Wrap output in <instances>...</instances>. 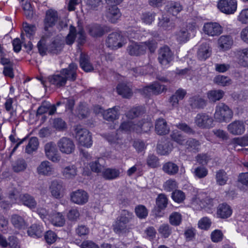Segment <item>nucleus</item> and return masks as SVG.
<instances>
[{
  "mask_svg": "<svg viewBox=\"0 0 248 248\" xmlns=\"http://www.w3.org/2000/svg\"><path fill=\"white\" fill-rule=\"evenodd\" d=\"M77 68V65L72 63L67 68L61 69L59 73L49 76L48 80L57 88L64 87L68 80L74 81L76 79Z\"/></svg>",
  "mask_w": 248,
  "mask_h": 248,
  "instance_id": "f257e3e1",
  "label": "nucleus"
},
{
  "mask_svg": "<svg viewBox=\"0 0 248 248\" xmlns=\"http://www.w3.org/2000/svg\"><path fill=\"white\" fill-rule=\"evenodd\" d=\"M156 47L157 43L153 39L140 43L131 41L128 44L127 51L131 56H138L144 54L147 49L153 53Z\"/></svg>",
  "mask_w": 248,
  "mask_h": 248,
  "instance_id": "f03ea898",
  "label": "nucleus"
},
{
  "mask_svg": "<svg viewBox=\"0 0 248 248\" xmlns=\"http://www.w3.org/2000/svg\"><path fill=\"white\" fill-rule=\"evenodd\" d=\"M215 200L210 198L207 193L200 192L191 200V204L197 209H211L215 203Z\"/></svg>",
  "mask_w": 248,
  "mask_h": 248,
  "instance_id": "7ed1b4c3",
  "label": "nucleus"
},
{
  "mask_svg": "<svg viewBox=\"0 0 248 248\" xmlns=\"http://www.w3.org/2000/svg\"><path fill=\"white\" fill-rule=\"evenodd\" d=\"M232 110L223 103H218L216 107L214 118L219 123L229 122L233 117Z\"/></svg>",
  "mask_w": 248,
  "mask_h": 248,
  "instance_id": "20e7f679",
  "label": "nucleus"
},
{
  "mask_svg": "<svg viewBox=\"0 0 248 248\" xmlns=\"http://www.w3.org/2000/svg\"><path fill=\"white\" fill-rule=\"evenodd\" d=\"M75 131V138L79 145L86 148H90L92 146V135L88 129L77 126Z\"/></svg>",
  "mask_w": 248,
  "mask_h": 248,
  "instance_id": "39448f33",
  "label": "nucleus"
},
{
  "mask_svg": "<svg viewBox=\"0 0 248 248\" xmlns=\"http://www.w3.org/2000/svg\"><path fill=\"white\" fill-rule=\"evenodd\" d=\"M78 37V41L80 44H83L86 39L85 33L81 27H79L78 31L77 32L76 28L73 26H70L69 32L66 38V43L67 45H72L74 43L76 36Z\"/></svg>",
  "mask_w": 248,
  "mask_h": 248,
  "instance_id": "423d86ee",
  "label": "nucleus"
},
{
  "mask_svg": "<svg viewBox=\"0 0 248 248\" xmlns=\"http://www.w3.org/2000/svg\"><path fill=\"white\" fill-rule=\"evenodd\" d=\"M126 43V39L120 33L113 32L110 34L106 41L108 47L112 49H117Z\"/></svg>",
  "mask_w": 248,
  "mask_h": 248,
  "instance_id": "0eeeda50",
  "label": "nucleus"
},
{
  "mask_svg": "<svg viewBox=\"0 0 248 248\" xmlns=\"http://www.w3.org/2000/svg\"><path fill=\"white\" fill-rule=\"evenodd\" d=\"M195 124L200 128L209 129L214 126L212 117L206 113H199L194 119Z\"/></svg>",
  "mask_w": 248,
  "mask_h": 248,
  "instance_id": "6e6552de",
  "label": "nucleus"
},
{
  "mask_svg": "<svg viewBox=\"0 0 248 248\" xmlns=\"http://www.w3.org/2000/svg\"><path fill=\"white\" fill-rule=\"evenodd\" d=\"M217 7L223 13L233 14L237 10V2L236 0H218Z\"/></svg>",
  "mask_w": 248,
  "mask_h": 248,
  "instance_id": "1a4fd4ad",
  "label": "nucleus"
},
{
  "mask_svg": "<svg viewBox=\"0 0 248 248\" xmlns=\"http://www.w3.org/2000/svg\"><path fill=\"white\" fill-rule=\"evenodd\" d=\"M59 151L63 154L70 155L75 150V145L73 140L67 137H62L57 142Z\"/></svg>",
  "mask_w": 248,
  "mask_h": 248,
  "instance_id": "9d476101",
  "label": "nucleus"
},
{
  "mask_svg": "<svg viewBox=\"0 0 248 248\" xmlns=\"http://www.w3.org/2000/svg\"><path fill=\"white\" fill-rule=\"evenodd\" d=\"M173 60V53L170 47L165 46L158 50V60L162 66L167 67Z\"/></svg>",
  "mask_w": 248,
  "mask_h": 248,
  "instance_id": "9b49d317",
  "label": "nucleus"
},
{
  "mask_svg": "<svg viewBox=\"0 0 248 248\" xmlns=\"http://www.w3.org/2000/svg\"><path fill=\"white\" fill-rule=\"evenodd\" d=\"M44 151L46 157L52 162L57 163L60 161L61 156L54 142L50 141L46 143Z\"/></svg>",
  "mask_w": 248,
  "mask_h": 248,
  "instance_id": "f8f14e48",
  "label": "nucleus"
},
{
  "mask_svg": "<svg viewBox=\"0 0 248 248\" xmlns=\"http://www.w3.org/2000/svg\"><path fill=\"white\" fill-rule=\"evenodd\" d=\"M165 90H166V88L164 85H161L159 83L155 82L143 88L140 92L145 96H148L152 94H160Z\"/></svg>",
  "mask_w": 248,
  "mask_h": 248,
  "instance_id": "ddd939ff",
  "label": "nucleus"
},
{
  "mask_svg": "<svg viewBox=\"0 0 248 248\" xmlns=\"http://www.w3.org/2000/svg\"><path fill=\"white\" fill-rule=\"evenodd\" d=\"M227 130L232 135L240 136L243 135L246 131L245 122L242 120H235L227 125Z\"/></svg>",
  "mask_w": 248,
  "mask_h": 248,
  "instance_id": "4468645a",
  "label": "nucleus"
},
{
  "mask_svg": "<svg viewBox=\"0 0 248 248\" xmlns=\"http://www.w3.org/2000/svg\"><path fill=\"white\" fill-rule=\"evenodd\" d=\"M70 198L73 202L78 205H83L88 202L89 195L85 191L78 189L71 193Z\"/></svg>",
  "mask_w": 248,
  "mask_h": 248,
  "instance_id": "2eb2a0df",
  "label": "nucleus"
},
{
  "mask_svg": "<svg viewBox=\"0 0 248 248\" xmlns=\"http://www.w3.org/2000/svg\"><path fill=\"white\" fill-rule=\"evenodd\" d=\"M49 191L53 197L58 199L64 196V187L61 182L55 180L51 182L49 186Z\"/></svg>",
  "mask_w": 248,
  "mask_h": 248,
  "instance_id": "dca6fc26",
  "label": "nucleus"
},
{
  "mask_svg": "<svg viewBox=\"0 0 248 248\" xmlns=\"http://www.w3.org/2000/svg\"><path fill=\"white\" fill-rule=\"evenodd\" d=\"M233 44V39L230 35H223L217 40L218 47L221 51H226L230 49Z\"/></svg>",
  "mask_w": 248,
  "mask_h": 248,
  "instance_id": "f3484780",
  "label": "nucleus"
},
{
  "mask_svg": "<svg viewBox=\"0 0 248 248\" xmlns=\"http://www.w3.org/2000/svg\"><path fill=\"white\" fill-rule=\"evenodd\" d=\"M203 30L205 34L214 36L220 34L222 32V28L217 22H208L204 24Z\"/></svg>",
  "mask_w": 248,
  "mask_h": 248,
  "instance_id": "a211bd4d",
  "label": "nucleus"
},
{
  "mask_svg": "<svg viewBox=\"0 0 248 248\" xmlns=\"http://www.w3.org/2000/svg\"><path fill=\"white\" fill-rule=\"evenodd\" d=\"M58 19V13L56 11L49 9L46 12L44 19V29L47 31L49 28L53 27Z\"/></svg>",
  "mask_w": 248,
  "mask_h": 248,
  "instance_id": "6ab92c4d",
  "label": "nucleus"
},
{
  "mask_svg": "<svg viewBox=\"0 0 248 248\" xmlns=\"http://www.w3.org/2000/svg\"><path fill=\"white\" fill-rule=\"evenodd\" d=\"M165 9L169 14L175 16L183 10V6L178 1L170 0L166 2Z\"/></svg>",
  "mask_w": 248,
  "mask_h": 248,
  "instance_id": "aec40b11",
  "label": "nucleus"
},
{
  "mask_svg": "<svg viewBox=\"0 0 248 248\" xmlns=\"http://www.w3.org/2000/svg\"><path fill=\"white\" fill-rule=\"evenodd\" d=\"M37 171L39 174L50 176L53 174L54 169L50 162L45 160L42 161L38 166Z\"/></svg>",
  "mask_w": 248,
  "mask_h": 248,
  "instance_id": "412c9836",
  "label": "nucleus"
},
{
  "mask_svg": "<svg viewBox=\"0 0 248 248\" xmlns=\"http://www.w3.org/2000/svg\"><path fill=\"white\" fill-rule=\"evenodd\" d=\"M232 210L231 207L226 203L219 204L217 208V215L221 218H227L232 214Z\"/></svg>",
  "mask_w": 248,
  "mask_h": 248,
  "instance_id": "4be33fe9",
  "label": "nucleus"
},
{
  "mask_svg": "<svg viewBox=\"0 0 248 248\" xmlns=\"http://www.w3.org/2000/svg\"><path fill=\"white\" fill-rule=\"evenodd\" d=\"M155 131L158 135H164L170 132V127L166 121L163 118L157 119L155 124Z\"/></svg>",
  "mask_w": 248,
  "mask_h": 248,
  "instance_id": "5701e85b",
  "label": "nucleus"
},
{
  "mask_svg": "<svg viewBox=\"0 0 248 248\" xmlns=\"http://www.w3.org/2000/svg\"><path fill=\"white\" fill-rule=\"evenodd\" d=\"M43 232L44 227L42 225L34 223L28 228L27 233L31 237L38 238L42 236Z\"/></svg>",
  "mask_w": 248,
  "mask_h": 248,
  "instance_id": "b1692460",
  "label": "nucleus"
},
{
  "mask_svg": "<svg viewBox=\"0 0 248 248\" xmlns=\"http://www.w3.org/2000/svg\"><path fill=\"white\" fill-rule=\"evenodd\" d=\"M112 227L114 232L118 234L126 233L129 232L131 229L130 224H127L117 219L113 224Z\"/></svg>",
  "mask_w": 248,
  "mask_h": 248,
  "instance_id": "393cba45",
  "label": "nucleus"
},
{
  "mask_svg": "<svg viewBox=\"0 0 248 248\" xmlns=\"http://www.w3.org/2000/svg\"><path fill=\"white\" fill-rule=\"evenodd\" d=\"M106 16L111 23H116L121 16V13L118 8L115 6H111L107 12Z\"/></svg>",
  "mask_w": 248,
  "mask_h": 248,
  "instance_id": "a878e982",
  "label": "nucleus"
},
{
  "mask_svg": "<svg viewBox=\"0 0 248 248\" xmlns=\"http://www.w3.org/2000/svg\"><path fill=\"white\" fill-rule=\"evenodd\" d=\"M62 173L66 179H73L77 175V167L73 164L65 166L62 169Z\"/></svg>",
  "mask_w": 248,
  "mask_h": 248,
  "instance_id": "bb28decb",
  "label": "nucleus"
},
{
  "mask_svg": "<svg viewBox=\"0 0 248 248\" xmlns=\"http://www.w3.org/2000/svg\"><path fill=\"white\" fill-rule=\"evenodd\" d=\"M188 25H185L178 31L175 34L176 40L180 43H185L189 38V33L188 30Z\"/></svg>",
  "mask_w": 248,
  "mask_h": 248,
  "instance_id": "cd10ccee",
  "label": "nucleus"
},
{
  "mask_svg": "<svg viewBox=\"0 0 248 248\" xmlns=\"http://www.w3.org/2000/svg\"><path fill=\"white\" fill-rule=\"evenodd\" d=\"M79 63L81 68L86 72L93 70V68L89 61V56L84 53H81L79 60Z\"/></svg>",
  "mask_w": 248,
  "mask_h": 248,
  "instance_id": "c85d7f7f",
  "label": "nucleus"
},
{
  "mask_svg": "<svg viewBox=\"0 0 248 248\" xmlns=\"http://www.w3.org/2000/svg\"><path fill=\"white\" fill-rule=\"evenodd\" d=\"M189 103L193 108H203L206 106V101L200 95H194L190 97Z\"/></svg>",
  "mask_w": 248,
  "mask_h": 248,
  "instance_id": "c756f323",
  "label": "nucleus"
},
{
  "mask_svg": "<svg viewBox=\"0 0 248 248\" xmlns=\"http://www.w3.org/2000/svg\"><path fill=\"white\" fill-rule=\"evenodd\" d=\"M20 199L22 203L29 208L32 209L36 207L37 202L32 196L24 194L20 195Z\"/></svg>",
  "mask_w": 248,
  "mask_h": 248,
  "instance_id": "7c9ffc66",
  "label": "nucleus"
},
{
  "mask_svg": "<svg viewBox=\"0 0 248 248\" xmlns=\"http://www.w3.org/2000/svg\"><path fill=\"white\" fill-rule=\"evenodd\" d=\"M120 174L119 169L107 168L102 171L103 177L106 180H113L118 178Z\"/></svg>",
  "mask_w": 248,
  "mask_h": 248,
  "instance_id": "2f4dec72",
  "label": "nucleus"
},
{
  "mask_svg": "<svg viewBox=\"0 0 248 248\" xmlns=\"http://www.w3.org/2000/svg\"><path fill=\"white\" fill-rule=\"evenodd\" d=\"M118 108L117 107L109 108L103 112V118L108 121H113L119 117Z\"/></svg>",
  "mask_w": 248,
  "mask_h": 248,
  "instance_id": "473e14b6",
  "label": "nucleus"
},
{
  "mask_svg": "<svg viewBox=\"0 0 248 248\" xmlns=\"http://www.w3.org/2000/svg\"><path fill=\"white\" fill-rule=\"evenodd\" d=\"M39 142L37 138L33 137L30 139L28 144L25 148V152L31 154L37 150Z\"/></svg>",
  "mask_w": 248,
  "mask_h": 248,
  "instance_id": "72a5a7b5",
  "label": "nucleus"
},
{
  "mask_svg": "<svg viewBox=\"0 0 248 248\" xmlns=\"http://www.w3.org/2000/svg\"><path fill=\"white\" fill-rule=\"evenodd\" d=\"M158 26L161 29L167 31L170 30L174 27V23L170 18L164 16L159 18Z\"/></svg>",
  "mask_w": 248,
  "mask_h": 248,
  "instance_id": "f704fd0d",
  "label": "nucleus"
},
{
  "mask_svg": "<svg viewBox=\"0 0 248 248\" xmlns=\"http://www.w3.org/2000/svg\"><path fill=\"white\" fill-rule=\"evenodd\" d=\"M236 56L241 64L244 66H248V48L237 50Z\"/></svg>",
  "mask_w": 248,
  "mask_h": 248,
  "instance_id": "c9c22d12",
  "label": "nucleus"
},
{
  "mask_svg": "<svg viewBox=\"0 0 248 248\" xmlns=\"http://www.w3.org/2000/svg\"><path fill=\"white\" fill-rule=\"evenodd\" d=\"M76 113L80 119L86 118L89 114L87 104L85 103H80L76 108Z\"/></svg>",
  "mask_w": 248,
  "mask_h": 248,
  "instance_id": "e433bc0d",
  "label": "nucleus"
},
{
  "mask_svg": "<svg viewBox=\"0 0 248 248\" xmlns=\"http://www.w3.org/2000/svg\"><path fill=\"white\" fill-rule=\"evenodd\" d=\"M211 55V50L208 45L205 44L201 46L198 51V57L200 60H205Z\"/></svg>",
  "mask_w": 248,
  "mask_h": 248,
  "instance_id": "4c0bfd02",
  "label": "nucleus"
},
{
  "mask_svg": "<svg viewBox=\"0 0 248 248\" xmlns=\"http://www.w3.org/2000/svg\"><path fill=\"white\" fill-rule=\"evenodd\" d=\"M116 90L118 93L123 97L129 98L132 94L131 89L129 86L124 83L118 84L116 88Z\"/></svg>",
  "mask_w": 248,
  "mask_h": 248,
  "instance_id": "58836bf2",
  "label": "nucleus"
},
{
  "mask_svg": "<svg viewBox=\"0 0 248 248\" xmlns=\"http://www.w3.org/2000/svg\"><path fill=\"white\" fill-rule=\"evenodd\" d=\"M201 143L196 139L190 138L186 141V149L190 151L198 152L200 150Z\"/></svg>",
  "mask_w": 248,
  "mask_h": 248,
  "instance_id": "ea45409f",
  "label": "nucleus"
},
{
  "mask_svg": "<svg viewBox=\"0 0 248 248\" xmlns=\"http://www.w3.org/2000/svg\"><path fill=\"white\" fill-rule=\"evenodd\" d=\"M144 113V109L142 107H138L132 108L125 113L127 119L132 120L136 117L142 115Z\"/></svg>",
  "mask_w": 248,
  "mask_h": 248,
  "instance_id": "a19ab883",
  "label": "nucleus"
},
{
  "mask_svg": "<svg viewBox=\"0 0 248 248\" xmlns=\"http://www.w3.org/2000/svg\"><path fill=\"white\" fill-rule=\"evenodd\" d=\"M137 124L131 121H124L120 125L119 130L122 132L128 133L135 132Z\"/></svg>",
  "mask_w": 248,
  "mask_h": 248,
  "instance_id": "79ce46f5",
  "label": "nucleus"
},
{
  "mask_svg": "<svg viewBox=\"0 0 248 248\" xmlns=\"http://www.w3.org/2000/svg\"><path fill=\"white\" fill-rule=\"evenodd\" d=\"M51 222L55 226L62 227L65 224V218L61 213H54L51 217Z\"/></svg>",
  "mask_w": 248,
  "mask_h": 248,
  "instance_id": "37998d69",
  "label": "nucleus"
},
{
  "mask_svg": "<svg viewBox=\"0 0 248 248\" xmlns=\"http://www.w3.org/2000/svg\"><path fill=\"white\" fill-rule=\"evenodd\" d=\"M163 170L169 175H174L178 172L179 167L172 162H168L163 165Z\"/></svg>",
  "mask_w": 248,
  "mask_h": 248,
  "instance_id": "c03bdc74",
  "label": "nucleus"
},
{
  "mask_svg": "<svg viewBox=\"0 0 248 248\" xmlns=\"http://www.w3.org/2000/svg\"><path fill=\"white\" fill-rule=\"evenodd\" d=\"M133 217V215L132 212L127 210H122L116 219L127 224H129V223L132 219Z\"/></svg>",
  "mask_w": 248,
  "mask_h": 248,
  "instance_id": "a18cd8bd",
  "label": "nucleus"
},
{
  "mask_svg": "<svg viewBox=\"0 0 248 248\" xmlns=\"http://www.w3.org/2000/svg\"><path fill=\"white\" fill-rule=\"evenodd\" d=\"M153 127V124L150 121H146L144 122H139L137 124L136 132L140 133L141 132H147L150 129Z\"/></svg>",
  "mask_w": 248,
  "mask_h": 248,
  "instance_id": "49530a36",
  "label": "nucleus"
},
{
  "mask_svg": "<svg viewBox=\"0 0 248 248\" xmlns=\"http://www.w3.org/2000/svg\"><path fill=\"white\" fill-rule=\"evenodd\" d=\"M224 94V92L221 90H211L208 92L207 97L212 102H216L221 99Z\"/></svg>",
  "mask_w": 248,
  "mask_h": 248,
  "instance_id": "de8ad7c7",
  "label": "nucleus"
},
{
  "mask_svg": "<svg viewBox=\"0 0 248 248\" xmlns=\"http://www.w3.org/2000/svg\"><path fill=\"white\" fill-rule=\"evenodd\" d=\"M216 180L217 185H225L228 181V176L226 172L223 170H220L216 172Z\"/></svg>",
  "mask_w": 248,
  "mask_h": 248,
  "instance_id": "09e8293b",
  "label": "nucleus"
},
{
  "mask_svg": "<svg viewBox=\"0 0 248 248\" xmlns=\"http://www.w3.org/2000/svg\"><path fill=\"white\" fill-rule=\"evenodd\" d=\"M11 222L15 228L19 229L24 228L26 226L24 219L17 215H14L12 216Z\"/></svg>",
  "mask_w": 248,
  "mask_h": 248,
  "instance_id": "8fccbe9b",
  "label": "nucleus"
},
{
  "mask_svg": "<svg viewBox=\"0 0 248 248\" xmlns=\"http://www.w3.org/2000/svg\"><path fill=\"white\" fill-rule=\"evenodd\" d=\"M127 34L129 39H141L142 38L141 31L138 27L129 28Z\"/></svg>",
  "mask_w": 248,
  "mask_h": 248,
  "instance_id": "3c124183",
  "label": "nucleus"
},
{
  "mask_svg": "<svg viewBox=\"0 0 248 248\" xmlns=\"http://www.w3.org/2000/svg\"><path fill=\"white\" fill-rule=\"evenodd\" d=\"M214 82L219 86H226L231 84V79L228 77L218 75L214 78Z\"/></svg>",
  "mask_w": 248,
  "mask_h": 248,
  "instance_id": "603ef678",
  "label": "nucleus"
},
{
  "mask_svg": "<svg viewBox=\"0 0 248 248\" xmlns=\"http://www.w3.org/2000/svg\"><path fill=\"white\" fill-rule=\"evenodd\" d=\"M172 148V145L170 142L164 145L158 144L157 146V152L161 155H166L171 152Z\"/></svg>",
  "mask_w": 248,
  "mask_h": 248,
  "instance_id": "864d4df0",
  "label": "nucleus"
},
{
  "mask_svg": "<svg viewBox=\"0 0 248 248\" xmlns=\"http://www.w3.org/2000/svg\"><path fill=\"white\" fill-rule=\"evenodd\" d=\"M90 34L93 37L102 36L104 32L102 27L98 25H93L89 27Z\"/></svg>",
  "mask_w": 248,
  "mask_h": 248,
  "instance_id": "5fc2aeb1",
  "label": "nucleus"
},
{
  "mask_svg": "<svg viewBox=\"0 0 248 248\" xmlns=\"http://www.w3.org/2000/svg\"><path fill=\"white\" fill-rule=\"evenodd\" d=\"M171 197L175 202L180 203L185 200L186 195L182 190H175L172 192Z\"/></svg>",
  "mask_w": 248,
  "mask_h": 248,
  "instance_id": "6e6d98bb",
  "label": "nucleus"
},
{
  "mask_svg": "<svg viewBox=\"0 0 248 248\" xmlns=\"http://www.w3.org/2000/svg\"><path fill=\"white\" fill-rule=\"evenodd\" d=\"M182 217L181 215L176 212L171 213L169 217L170 223L175 226L179 225L182 222Z\"/></svg>",
  "mask_w": 248,
  "mask_h": 248,
  "instance_id": "4d7b16f0",
  "label": "nucleus"
},
{
  "mask_svg": "<svg viewBox=\"0 0 248 248\" xmlns=\"http://www.w3.org/2000/svg\"><path fill=\"white\" fill-rule=\"evenodd\" d=\"M104 162L103 158H98L97 160L90 163V167L92 171L95 172H101L103 166L102 164Z\"/></svg>",
  "mask_w": 248,
  "mask_h": 248,
  "instance_id": "13d9d810",
  "label": "nucleus"
},
{
  "mask_svg": "<svg viewBox=\"0 0 248 248\" xmlns=\"http://www.w3.org/2000/svg\"><path fill=\"white\" fill-rule=\"evenodd\" d=\"M168 200L163 194H159L156 198V203L157 207L161 210L166 208L168 205Z\"/></svg>",
  "mask_w": 248,
  "mask_h": 248,
  "instance_id": "bf43d9fd",
  "label": "nucleus"
},
{
  "mask_svg": "<svg viewBox=\"0 0 248 248\" xmlns=\"http://www.w3.org/2000/svg\"><path fill=\"white\" fill-rule=\"evenodd\" d=\"M196 161L202 165H206L211 159V156L206 153L199 154L195 157Z\"/></svg>",
  "mask_w": 248,
  "mask_h": 248,
  "instance_id": "052dcab7",
  "label": "nucleus"
},
{
  "mask_svg": "<svg viewBox=\"0 0 248 248\" xmlns=\"http://www.w3.org/2000/svg\"><path fill=\"white\" fill-rule=\"evenodd\" d=\"M158 231L163 237L168 238L171 233V229L168 224H163L159 226Z\"/></svg>",
  "mask_w": 248,
  "mask_h": 248,
  "instance_id": "680f3d73",
  "label": "nucleus"
},
{
  "mask_svg": "<svg viewBox=\"0 0 248 248\" xmlns=\"http://www.w3.org/2000/svg\"><path fill=\"white\" fill-rule=\"evenodd\" d=\"M208 173V170L204 167L199 166L194 169V176L198 178H203L206 177Z\"/></svg>",
  "mask_w": 248,
  "mask_h": 248,
  "instance_id": "e2e57ef3",
  "label": "nucleus"
},
{
  "mask_svg": "<svg viewBox=\"0 0 248 248\" xmlns=\"http://www.w3.org/2000/svg\"><path fill=\"white\" fill-rule=\"evenodd\" d=\"M155 13L145 12L142 14L141 19L146 24L150 25L155 20Z\"/></svg>",
  "mask_w": 248,
  "mask_h": 248,
  "instance_id": "0e129e2a",
  "label": "nucleus"
},
{
  "mask_svg": "<svg viewBox=\"0 0 248 248\" xmlns=\"http://www.w3.org/2000/svg\"><path fill=\"white\" fill-rule=\"evenodd\" d=\"M23 28L27 36L29 38L32 36L35 33L36 27L34 25L29 24L27 22H25L23 23Z\"/></svg>",
  "mask_w": 248,
  "mask_h": 248,
  "instance_id": "69168bd1",
  "label": "nucleus"
},
{
  "mask_svg": "<svg viewBox=\"0 0 248 248\" xmlns=\"http://www.w3.org/2000/svg\"><path fill=\"white\" fill-rule=\"evenodd\" d=\"M232 143L241 146H248V135L240 138H234L232 140Z\"/></svg>",
  "mask_w": 248,
  "mask_h": 248,
  "instance_id": "338daca9",
  "label": "nucleus"
},
{
  "mask_svg": "<svg viewBox=\"0 0 248 248\" xmlns=\"http://www.w3.org/2000/svg\"><path fill=\"white\" fill-rule=\"evenodd\" d=\"M237 19L242 24H248V8L243 9L237 16Z\"/></svg>",
  "mask_w": 248,
  "mask_h": 248,
  "instance_id": "774afa93",
  "label": "nucleus"
}]
</instances>
